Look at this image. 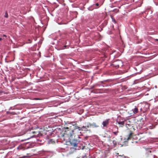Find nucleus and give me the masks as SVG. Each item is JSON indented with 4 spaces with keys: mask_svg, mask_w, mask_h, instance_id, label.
Instances as JSON below:
<instances>
[{
    "mask_svg": "<svg viewBox=\"0 0 158 158\" xmlns=\"http://www.w3.org/2000/svg\"><path fill=\"white\" fill-rule=\"evenodd\" d=\"M70 142L71 145L73 146L76 150H79L80 149H83V148L79 145V141L74 139L70 140Z\"/></svg>",
    "mask_w": 158,
    "mask_h": 158,
    "instance_id": "obj_1",
    "label": "nucleus"
},
{
    "mask_svg": "<svg viewBox=\"0 0 158 158\" xmlns=\"http://www.w3.org/2000/svg\"><path fill=\"white\" fill-rule=\"evenodd\" d=\"M73 130L68 127H67L64 132L63 136L65 138H69L70 137H71L73 135Z\"/></svg>",
    "mask_w": 158,
    "mask_h": 158,
    "instance_id": "obj_2",
    "label": "nucleus"
},
{
    "mask_svg": "<svg viewBox=\"0 0 158 158\" xmlns=\"http://www.w3.org/2000/svg\"><path fill=\"white\" fill-rule=\"evenodd\" d=\"M113 63V64L115 67H118L120 65H121L122 62L120 60H117L114 62Z\"/></svg>",
    "mask_w": 158,
    "mask_h": 158,
    "instance_id": "obj_3",
    "label": "nucleus"
},
{
    "mask_svg": "<svg viewBox=\"0 0 158 158\" xmlns=\"http://www.w3.org/2000/svg\"><path fill=\"white\" fill-rule=\"evenodd\" d=\"M109 120L110 119H108L103 122L102 124L103 125V127H107L109 123Z\"/></svg>",
    "mask_w": 158,
    "mask_h": 158,
    "instance_id": "obj_4",
    "label": "nucleus"
},
{
    "mask_svg": "<svg viewBox=\"0 0 158 158\" xmlns=\"http://www.w3.org/2000/svg\"><path fill=\"white\" fill-rule=\"evenodd\" d=\"M37 133V132L34 131H30V132L29 133V134L30 135V137L27 138V139H29L30 138L33 137L35 135V134Z\"/></svg>",
    "mask_w": 158,
    "mask_h": 158,
    "instance_id": "obj_5",
    "label": "nucleus"
},
{
    "mask_svg": "<svg viewBox=\"0 0 158 158\" xmlns=\"http://www.w3.org/2000/svg\"><path fill=\"white\" fill-rule=\"evenodd\" d=\"M77 123L76 122L75 124V126L74 127V129L76 130V129H78L79 131H83V130L82 129V128H81V127H80L78 126L77 125Z\"/></svg>",
    "mask_w": 158,
    "mask_h": 158,
    "instance_id": "obj_6",
    "label": "nucleus"
},
{
    "mask_svg": "<svg viewBox=\"0 0 158 158\" xmlns=\"http://www.w3.org/2000/svg\"><path fill=\"white\" fill-rule=\"evenodd\" d=\"M91 126L94 128H97L99 127V126L95 123H93L92 124L91 123Z\"/></svg>",
    "mask_w": 158,
    "mask_h": 158,
    "instance_id": "obj_7",
    "label": "nucleus"
},
{
    "mask_svg": "<svg viewBox=\"0 0 158 158\" xmlns=\"http://www.w3.org/2000/svg\"><path fill=\"white\" fill-rule=\"evenodd\" d=\"M117 122L119 124L121 125L120 127H123L124 125V121H118Z\"/></svg>",
    "mask_w": 158,
    "mask_h": 158,
    "instance_id": "obj_8",
    "label": "nucleus"
},
{
    "mask_svg": "<svg viewBox=\"0 0 158 158\" xmlns=\"http://www.w3.org/2000/svg\"><path fill=\"white\" fill-rule=\"evenodd\" d=\"M133 112L134 114H136L138 112V110L137 107H135L134 109H133Z\"/></svg>",
    "mask_w": 158,
    "mask_h": 158,
    "instance_id": "obj_9",
    "label": "nucleus"
},
{
    "mask_svg": "<svg viewBox=\"0 0 158 158\" xmlns=\"http://www.w3.org/2000/svg\"><path fill=\"white\" fill-rule=\"evenodd\" d=\"M132 133H131L129 134L128 136L127 137V140H129L132 137Z\"/></svg>",
    "mask_w": 158,
    "mask_h": 158,
    "instance_id": "obj_10",
    "label": "nucleus"
},
{
    "mask_svg": "<svg viewBox=\"0 0 158 158\" xmlns=\"http://www.w3.org/2000/svg\"><path fill=\"white\" fill-rule=\"evenodd\" d=\"M86 126L87 128V131H88L87 130V128L91 126V123H87V126Z\"/></svg>",
    "mask_w": 158,
    "mask_h": 158,
    "instance_id": "obj_11",
    "label": "nucleus"
},
{
    "mask_svg": "<svg viewBox=\"0 0 158 158\" xmlns=\"http://www.w3.org/2000/svg\"><path fill=\"white\" fill-rule=\"evenodd\" d=\"M113 143L114 147H116L117 145V142L115 140H113Z\"/></svg>",
    "mask_w": 158,
    "mask_h": 158,
    "instance_id": "obj_12",
    "label": "nucleus"
},
{
    "mask_svg": "<svg viewBox=\"0 0 158 158\" xmlns=\"http://www.w3.org/2000/svg\"><path fill=\"white\" fill-rule=\"evenodd\" d=\"M4 17L6 18H8V14L7 12V11H6L5 12V15H4Z\"/></svg>",
    "mask_w": 158,
    "mask_h": 158,
    "instance_id": "obj_13",
    "label": "nucleus"
},
{
    "mask_svg": "<svg viewBox=\"0 0 158 158\" xmlns=\"http://www.w3.org/2000/svg\"><path fill=\"white\" fill-rule=\"evenodd\" d=\"M117 130H118V129H117ZM112 132L115 135H117L118 133V130H117L116 131H113Z\"/></svg>",
    "mask_w": 158,
    "mask_h": 158,
    "instance_id": "obj_14",
    "label": "nucleus"
},
{
    "mask_svg": "<svg viewBox=\"0 0 158 158\" xmlns=\"http://www.w3.org/2000/svg\"><path fill=\"white\" fill-rule=\"evenodd\" d=\"M151 152V151L149 149H148L146 150V153L148 154H150V153Z\"/></svg>",
    "mask_w": 158,
    "mask_h": 158,
    "instance_id": "obj_15",
    "label": "nucleus"
},
{
    "mask_svg": "<svg viewBox=\"0 0 158 158\" xmlns=\"http://www.w3.org/2000/svg\"><path fill=\"white\" fill-rule=\"evenodd\" d=\"M112 21L114 23H116V21L115 20V19H114L113 18H112Z\"/></svg>",
    "mask_w": 158,
    "mask_h": 158,
    "instance_id": "obj_16",
    "label": "nucleus"
},
{
    "mask_svg": "<svg viewBox=\"0 0 158 158\" xmlns=\"http://www.w3.org/2000/svg\"><path fill=\"white\" fill-rule=\"evenodd\" d=\"M81 128H82V130H83V129H85L87 131V128H86V126H83L81 127Z\"/></svg>",
    "mask_w": 158,
    "mask_h": 158,
    "instance_id": "obj_17",
    "label": "nucleus"
},
{
    "mask_svg": "<svg viewBox=\"0 0 158 158\" xmlns=\"http://www.w3.org/2000/svg\"><path fill=\"white\" fill-rule=\"evenodd\" d=\"M96 6H99V4L98 3H96Z\"/></svg>",
    "mask_w": 158,
    "mask_h": 158,
    "instance_id": "obj_18",
    "label": "nucleus"
},
{
    "mask_svg": "<svg viewBox=\"0 0 158 158\" xmlns=\"http://www.w3.org/2000/svg\"><path fill=\"white\" fill-rule=\"evenodd\" d=\"M21 147L20 146H19L18 147V149H21Z\"/></svg>",
    "mask_w": 158,
    "mask_h": 158,
    "instance_id": "obj_19",
    "label": "nucleus"
},
{
    "mask_svg": "<svg viewBox=\"0 0 158 158\" xmlns=\"http://www.w3.org/2000/svg\"><path fill=\"white\" fill-rule=\"evenodd\" d=\"M3 37H6V35H3Z\"/></svg>",
    "mask_w": 158,
    "mask_h": 158,
    "instance_id": "obj_20",
    "label": "nucleus"
},
{
    "mask_svg": "<svg viewBox=\"0 0 158 158\" xmlns=\"http://www.w3.org/2000/svg\"><path fill=\"white\" fill-rule=\"evenodd\" d=\"M155 41H158V39H155Z\"/></svg>",
    "mask_w": 158,
    "mask_h": 158,
    "instance_id": "obj_21",
    "label": "nucleus"
},
{
    "mask_svg": "<svg viewBox=\"0 0 158 158\" xmlns=\"http://www.w3.org/2000/svg\"><path fill=\"white\" fill-rule=\"evenodd\" d=\"M127 125L129 126V125H128V124H126V127H127L128 128V127L127 126Z\"/></svg>",
    "mask_w": 158,
    "mask_h": 158,
    "instance_id": "obj_22",
    "label": "nucleus"
},
{
    "mask_svg": "<svg viewBox=\"0 0 158 158\" xmlns=\"http://www.w3.org/2000/svg\"><path fill=\"white\" fill-rule=\"evenodd\" d=\"M2 40V38H0V41Z\"/></svg>",
    "mask_w": 158,
    "mask_h": 158,
    "instance_id": "obj_23",
    "label": "nucleus"
},
{
    "mask_svg": "<svg viewBox=\"0 0 158 158\" xmlns=\"http://www.w3.org/2000/svg\"><path fill=\"white\" fill-rule=\"evenodd\" d=\"M67 46L65 45V46H64V47L65 48V47Z\"/></svg>",
    "mask_w": 158,
    "mask_h": 158,
    "instance_id": "obj_24",
    "label": "nucleus"
}]
</instances>
